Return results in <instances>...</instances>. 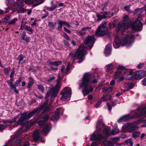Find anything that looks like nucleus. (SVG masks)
I'll return each mask as SVG.
<instances>
[{"label":"nucleus","instance_id":"bb28decb","mask_svg":"<svg viewBox=\"0 0 146 146\" xmlns=\"http://www.w3.org/2000/svg\"><path fill=\"white\" fill-rule=\"evenodd\" d=\"M29 82L28 83V88H30L34 84V80L31 77L29 78Z\"/></svg>","mask_w":146,"mask_h":146},{"label":"nucleus","instance_id":"de8ad7c7","mask_svg":"<svg viewBox=\"0 0 146 146\" xmlns=\"http://www.w3.org/2000/svg\"><path fill=\"white\" fill-rule=\"evenodd\" d=\"M127 142L130 145V146H132L133 145V142L131 140L129 139L127 141Z\"/></svg>","mask_w":146,"mask_h":146},{"label":"nucleus","instance_id":"c03bdc74","mask_svg":"<svg viewBox=\"0 0 146 146\" xmlns=\"http://www.w3.org/2000/svg\"><path fill=\"white\" fill-rule=\"evenodd\" d=\"M35 0L36 2H38V1H40L41 2L39 3H38L34 4V6H36L44 2V1H43V0Z\"/></svg>","mask_w":146,"mask_h":146},{"label":"nucleus","instance_id":"603ef678","mask_svg":"<svg viewBox=\"0 0 146 146\" xmlns=\"http://www.w3.org/2000/svg\"><path fill=\"white\" fill-rule=\"evenodd\" d=\"M107 105H108V108L109 110L110 111L112 108L111 104L110 103H107Z\"/></svg>","mask_w":146,"mask_h":146},{"label":"nucleus","instance_id":"e2e57ef3","mask_svg":"<svg viewBox=\"0 0 146 146\" xmlns=\"http://www.w3.org/2000/svg\"><path fill=\"white\" fill-rule=\"evenodd\" d=\"M124 78V77L123 76H121L120 77V76L118 78V79H119L118 80L119 81H121L123 80Z\"/></svg>","mask_w":146,"mask_h":146},{"label":"nucleus","instance_id":"a211bd4d","mask_svg":"<svg viewBox=\"0 0 146 146\" xmlns=\"http://www.w3.org/2000/svg\"><path fill=\"white\" fill-rule=\"evenodd\" d=\"M111 48V45L110 44H108L106 46L104 52V53L106 56H108L110 54Z\"/></svg>","mask_w":146,"mask_h":146},{"label":"nucleus","instance_id":"6e6d98bb","mask_svg":"<svg viewBox=\"0 0 146 146\" xmlns=\"http://www.w3.org/2000/svg\"><path fill=\"white\" fill-rule=\"evenodd\" d=\"M64 44L65 46H69V44L68 42L65 40H64L63 41Z\"/></svg>","mask_w":146,"mask_h":146},{"label":"nucleus","instance_id":"e433bc0d","mask_svg":"<svg viewBox=\"0 0 146 146\" xmlns=\"http://www.w3.org/2000/svg\"><path fill=\"white\" fill-rule=\"evenodd\" d=\"M26 24V21L24 19L23 20L21 23V27L20 29H22L25 26Z\"/></svg>","mask_w":146,"mask_h":146},{"label":"nucleus","instance_id":"2eb2a0df","mask_svg":"<svg viewBox=\"0 0 146 146\" xmlns=\"http://www.w3.org/2000/svg\"><path fill=\"white\" fill-rule=\"evenodd\" d=\"M60 108H57L55 111V115L51 118V120L55 122L57 121L59 118V112Z\"/></svg>","mask_w":146,"mask_h":146},{"label":"nucleus","instance_id":"1a4fd4ad","mask_svg":"<svg viewBox=\"0 0 146 146\" xmlns=\"http://www.w3.org/2000/svg\"><path fill=\"white\" fill-rule=\"evenodd\" d=\"M138 128V127L133 123H129L124 125L122 127V130L123 131H127L129 132L135 131Z\"/></svg>","mask_w":146,"mask_h":146},{"label":"nucleus","instance_id":"6ab92c4d","mask_svg":"<svg viewBox=\"0 0 146 146\" xmlns=\"http://www.w3.org/2000/svg\"><path fill=\"white\" fill-rule=\"evenodd\" d=\"M117 70H121L122 75L126 74L127 72V69H126L125 67H123L122 65L118 66L117 67Z\"/></svg>","mask_w":146,"mask_h":146},{"label":"nucleus","instance_id":"052dcab7","mask_svg":"<svg viewBox=\"0 0 146 146\" xmlns=\"http://www.w3.org/2000/svg\"><path fill=\"white\" fill-rule=\"evenodd\" d=\"M64 30L65 31L67 32V33H70V30L67 29L65 27H64Z\"/></svg>","mask_w":146,"mask_h":146},{"label":"nucleus","instance_id":"a18cd8bd","mask_svg":"<svg viewBox=\"0 0 146 146\" xmlns=\"http://www.w3.org/2000/svg\"><path fill=\"white\" fill-rule=\"evenodd\" d=\"M54 63L53 65L56 66H57L58 65L61 64L62 62L61 61H59L58 62H54Z\"/></svg>","mask_w":146,"mask_h":146},{"label":"nucleus","instance_id":"ddd939ff","mask_svg":"<svg viewBox=\"0 0 146 146\" xmlns=\"http://www.w3.org/2000/svg\"><path fill=\"white\" fill-rule=\"evenodd\" d=\"M134 78L137 80L140 79L146 76V71L140 70L134 72Z\"/></svg>","mask_w":146,"mask_h":146},{"label":"nucleus","instance_id":"7c9ffc66","mask_svg":"<svg viewBox=\"0 0 146 146\" xmlns=\"http://www.w3.org/2000/svg\"><path fill=\"white\" fill-rule=\"evenodd\" d=\"M112 91V88L111 87H110L109 88H108L107 87H104L103 90V92H107L108 93L111 92Z\"/></svg>","mask_w":146,"mask_h":146},{"label":"nucleus","instance_id":"58836bf2","mask_svg":"<svg viewBox=\"0 0 146 146\" xmlns=\"http://www.w3.org/2000/svg\"><path fill=\"white\" fill-rule=\"evenodd\" d=\"M23 0H18L17 3V5L18 6H23Z\"/></svg>","mask_w":146,"mask_h":146},{"label":"nucleus","instance_id":"4c0bfd02","mask_svg":"<svg viewBox=\"0 0 146 146\" xmlns=\"http://www.w3.org/2000/svg\"><path fill=\"white\" fill-rule=\"evenodd\" d=\"M21 81V79L20 78L19 80H17L14 85V88H16V87L18 86Z\"/></svg>","mask_w":146,"mask_h":146},{"label":"nucleus","instance_id":"4d7b16f0","mask_svg":"<svg viewBox=\"0 0 146 146\" xmlns=\"http://www.w3.org/2000/svg\"><path fill=\"white\" fill-rule=\"evenodd\" d=\"M142 84L144 86H146V78L144 79L142 82Z\"/></svg>","mask_w":146,"mask_h":146},{"label":"nucleus","instance_id":"f03ea898","mask_svg":"<svg viewBox=\"0 0 146 146\" xmlns=\"http://www.w3.org/2000/svg\"><path fill=\"white\" fill-rule=\"evenodd\" d=\"M111 128L110 127H107L103 130V134H97L95 135L93 134L90 137L91 141L96 140L100 142H102V144L107 146H114L113 145L110 143L109 141H107L106 138L110 135H114L116 134L119 132L118 129L114 128L113 130L111 131Z\"/></svg>","mask_w":146,"mask_h":146},{"label":"nucleus","instance_id":"f704fd0d","mask_svg":"<svg viewBox=\"0 0 146 146\" xmlns=\"http://www.w3.org/2000/svg\"><path fill=\"white\" fill-rule=\"evenodd\" d=\"M56 25V22H49L48 23V26L52 28H54L55 27Z\"/></svg>","mask_w":146,"mask_h":146},{"label":"nucleus","instance_id":"13d9d810","mask_svg":"<svg viewBox=\"0 0 146 146\" xmlns=\"http://www.w3.org/2000/svg\"><path fill=\"white\" fill-rule=\"evenodd\" d=\"M63 36L67 40H69L70 39L69 36L65 33H64Z\"/></svg>","mask_w":146,"mask_h":146},{"label":"nucleus","instance_id":"2f4dec72","mask_svg":"<svg viewBox=\"0 0 146 146\" xmlns=\"http://www.w3.org/2000/svg\"><path fill=\"white\" fill-rule=\"evenodd\" d=\"M96 15L98 19L99 20H101L103 19L106 18V16L104 15H101L99 14H97Z\"/></svg>","mask_w":146,"mask_h":146},{"label":"nucleus","instance_id":"ea45409f","mask_svg":"<svg viewBox=\"0 0 146 146\" xmlns=\"http://www.w3.org/2000/svg\"><path fill=\"white\" fill-rule=\"evenodd\" d=\"M25 29L30 32L31 34L33 33V29L29 26H26L25 27Z\"/></svg>","mask_w":146,"mask_h":146},{"label":"nucleus","instance_id":"3c124183","mask_svg":"<svg viewBox=\"0 0 146 146\" xmlns=\"http://www.w3.org/2000/svg\"><path fill=\"white\" fill-rule=\"evenodd\" d=\"M124 10L126 11L130 12V8L129 6H125L124 7Z\"/></svg>","mask_w":146,"mask_h":146},{"label":"nucleus","instance_id":"0e129e2a","mask_svg":"<svg viewBox=\"0 0 146 146\" xmlns=\"http://www.w3.org/2000/svg\"><path fill=\"white\" fill-rule=\"evenodd\" d=\"M115 84V81L114 80H112L110 83V85H113Z\"/></svg>","mask_w":146,"mask_h":146},{"label":"nucleus","instance_id":"412c9836","mask_svg":"<svg viewBox=\"0 0 146 146\" xmlns=\"http://www.w3.org/2000/svg\"><path fill=\"white\" fill-rule=\"evenodd\" d=\"M26 34L25 32H23L21 34V36L22 39L26 42H29L30 40V37H28L25 38V37L26 36Z\"/></svg>","mask_w":146,"mask_h":146},{"label":"nucleus","instance_id":"dca6fc26","mask_svg":"<svg viewBox=\"0 0 146 146\" xmlns=\"http://www.w3.org/2000/svg\"><path fill=\"white\" fill-rule=\"evenodd\" d=\"M134 86V84L133 82H129L125 83L124 85V88L125 89L124 91H126L129 90V89H131Z\"/></svg>","mask_w":146,"mask_h":146},{"label":"nucleus","instance_id":"20e7f679","mask_svg":"<svg viewBox=\"0 0 146 146\" xmlns=\"http://www.w3.org/2000/svg\"><path fill=\"white\" fill-rule=\"evenodd\" d=\"M146 114V106H142L139 107L137 111H132L130 115H127L121 117L118 120V122H126L133 118H137Z\"/></svg>","mask_w":146,"mask_h":146},{"label":"nucleus","instance_id":"cd10ccee","mask_svg":"<svg viewBox=\"0 0 146 146\" xmlns=\"http://www.w3.org/2000/svg\"><path fill=\"white\" fill-rule=\"evenodd\" d=\"M18 21L17 18H14L13 19H12L9 21L8 22V23L9 25L14 24Z\"/></svg>","mask_w":146,"mask_h":146},{"label":"nucleus","instance_id":"f3484780","mask_svg":"<svg viewBox=\"0 0 146 146\" xmlns=\"http://www.w3.org/2000/svg\"><path fill=\"white\" fill-rule=\"evenodd\" d=\"M105 126L102 120H99L96 125V129L98 130H100Z\"/></svg>","mask_w":146,"mask_h":146},{"label":"nucleus","instance_id":"c85d7f7f","mask_svg":"<svg viewBox=\"0 0 146 146\" xmlns=\"http://www.w3.org/2000/svg\"><path fill=\"white\" fill-rule=\"evenodd\" d=\"M122 75L121 71H118L115 73L114 76V79H116L121 75Z\"/></svg>","mask_w":146,"mask_h":146},{"label":"nucleus","instance_id":"72a5a7b5","mask_svg":"<svg viewBox=\"0 0 146 146\" xmlns=\"http://www.w3.org/2000/svg\"><path fill=\"white\" fill-rule=\"evenodd\" d=\"M140 134V133L139 131H135L133 133L132 136L134 138L137 137L139 136Z\"/></svg>","mask_w":146,"mask_h":146},{"label":"nucleus","instance_id":"5fc2aeb1","mask_svg":"<svg viewBox=\"0 0 146 146\" xmlns=\"http://www.w3.org/2000/svg\"><path fill=\"white\" fill-rule=\"evenodd\" d=\"M144 64V63L140 64L138 65L137 67L139 69L141 68L143 66Z\"/></svg>","mask_w":146,"mask_h":146},{"label":"nucleus","instance_id":"423d86ee","mask_svg":"<svg viewBox=\"0 0 146 146\" xmlns=\"http://www.w3.org/2000/svg\"><path fill=\"white\" fill-rule=\"evenodd\" d=\"M84 46H80L78 48L76 53L75 54L72 53H70L69 56V58L73 60L79 59V63L81 62L83 60L85 51L84 50Z\"/></svg>","mask_w":146,"mask_h":146},{"label":"nucleus","instance_id":"f8f14e48","mask_svg":"<svg viewBox=\"0 0 146 146\" xmlns=\"http://www.w3.org/2000/svg\"><path fill=\"white\" fill-rule=\"evenodd\" d=\"M95 41L94 35L88 36L85 41L86 47L89 49H91Z\"/></svg>","mask_w":146,"mask_h":146},{"label":"nucleus","instance_id":"9b49d317","mask_svg":"<svg viewBox=\"0 0 146 146\" xmlns=\"http://www.w3.org/2000/svg\"><path fill=\"white\" fill-rule=\"evenodd\" d=\"M128 19L129 17L128 16L126 15L124 16L123 21L120 22L119 23L120 28V30L122 31H124L130 27V24L127 22Z\"/></svg>","mask_w":146,"mask_h":146},{"label":"nucleus","instance_id":"09e8293b","mask_svg":"<svg viewBox=\"0 0 146 146\" xmlns=\"http://www.w3.org/2000/svg\"><path fill=\"white\" fill-rule=\"evenodd\" d=\"M119 139V137H114L111 139V140L112 141L116 142L118 141Z\"/></svg>","mask_w":146,"mask_h":146},{"label":"nucleus","instance_id":"4be33fe9","mask_svg":"<svg viewBox=\"0 0 146 146\" xmlns=\"http://www.w3.org/2000/svg\"><path fill=\"white\" fill-rule=\"evenodd\" d=\"M111 99V96L109 94H107L105 95H104L102 98L101 99H102L104 101H109Z\"/></svg>","mask_w":146,"mask_h":146},{"label":"nucleus","instance_id":"aec40b11","mask_svg":"<svg viewBox=\"0 0 146 146\" xmlns=\"http://www.w3.org/2000/svg\"><path fill=\"white\" fill-rule=\"evenodd\" d=\"M58 23L60 26L58 27L57 29L58 31H60L62 29V25H65L66 22L65 21H62L61 20H58Z\"/></svg>","mask_w":146,"mask_h":146},{"label":"nucleus","instance_id":"49530a36","mask_svg":"<svg viewBox=\"0 0 146 146\" xmlns=\"http://www.w3.org/2000/svg\"><path fill=\"white\" fill-rule=\"evenodd\" d=\"M25 3L28 4H30L33 2V0H25Z\"/></svg>","mask_w":146,"mask_h":146},{"label":"nucleus","instance_id":"79ce46f5","mask_svg":"<svg viewBox=\"0 0 146 146\" xmlns=\"http://www.w3.org/2000/svg\"><path fill=\"white\" fill-rule=\"evenodd\" d=\"M102 102V99H100L98 100V102L95 105V107L96 108H98L99 106L101 104Z\"/></svg>","mask_w":146,"mask_h":146},{"label":"nucleus","instance_id":"774afa93","mask_svg":"<svg viewBox=\"0 0 146 146\" xmlns=\"http://www.w3.org/2000/svg\"><path fill=\"white\" fill-rule=\"evenodd\" d=\"M91 146H98L96 142H93L91 144Z\"/></svg>","mask_w":146,"mask_h":146},{"label":"nucleus","instance_id":"7ed1b4c3","mask_svg":"<svg viewBox=\"0 0 146 146\" xmlns=\"http://www.w3.org/2000/svg\"><path fill=\"white\" fill-rule=\"evenodd\" d=\"M93 76V75L86 73L84 74L81 81L79 89H80L81 87L83 89L82 93L84 96L87 95L92 92L94 88V86L92 84L97 82L96 79H92Z\"/></svg>","mask_w":146,"mask_h":146},{"label":"nucleus","instance_id":"4468645a","mask_svg":"<svg viewBox=\"0 0 146 146\" xmlns=\"http://www.w3.org/2000/svg\"><path fill=\"white\" fill-rule=\"evenodd\" d=\"M143 25L140 21L137 20L134 22L132 26V29L135 31H139Z\"/></svg>","mask_w":146,"mask_h":146},{"label":"nucleus","instance_id":"864d4df0","mask_svg":"<svg viewBox=\"0 0 146 146\" xmlns=\"http://www.w3.org/2000/svg\"><path fill=\"white\" fill-rule=\"evenodd\" d=\"M101 14H103L105 15H110V13L106 11H102L100 13Z\"/></svg>","mask_w":146,"mask_h":146},{"label":"nucleus","instance_id":"9d476101","mask_svg":"<svg viewBox=\"0 0 146 146\" xmlns=\"http://www.w3.org/2000/svg\"><path fill=\"white\" fill-rule=\"evenodd\" d=\"M106 23H104L98 28L96 33V36L98 37L105 35L108 29L107 27L106 26Z\"/></svg>","mask_w":146,"mask_h":146},{"label":"nucleus","instance_id":"39448f33","mask_svg":"<svg viewBox=\"0 0 146 146\" xmlns=\"http://www.w3.org/2000/svg\"><path fill=\"white\" fill-rule=\"evenodd\" d=\"M134 41V36L132 34H130L123 38L121 40L118 37L116 38L115 42L113 44V46L115 48H117L119 47L120 43L121 46H123L127 44L131 45Z\"/></svg>","mask_w":146,"mask_h":146},{"label":"nucleus","instance_id":"338daca9","mask_svg":"<svg viewBox=\"0 0 146 146\" xmlns=\"http://www.w3.org/2000/svg\"><path fill=\"white\" fill-rule=\"evenodd\" d=\"M29 144L28 142L26 141L25 142L24 146H29Z\"/></svg>","mask_w":146,"mask_h":146},{"label":"nucleus","instance_id":"f257e3e1","mask_svg":"<svg viewBox=\"0 0 146 146\" xmlns=\"http://www.w3.org/2000/svg\"><path fill=\"white\" fill-rule=\"evenodd\" d=\"M56 82L57 83L55 87L49 88V90L47 92L45 97V99L46 100L39 108L35 109L28 113L27 115L26 113H25L21 114L19 117V115H18L16 117L11 120H8L4 122V124L9 125L15 122L19 117L16 123L18 125H23L25 123L26 120L29 119L33 115L37 114L40 112V110H43L44 112L48 111L51 107V105L50 104L47 106L48 103L47 99L48 97V96H50L51 98L56 97L61 87L59 74H58Z\"/></svg>","mask_w":146,"mask_h":146},{"label":"nucleus","instance_id":"bf43d9fd","mask_svg":"<svg viewBox=\"0 0 146 146\" xmlns=\"http://www.w3.org/2000/svg\"><path fill=\"white\" fill-rule=\"evenodd\" d=\"M70 62H69L68 63L67 65L66 68V70H67L70 69Z\"/></svg>","mask_w":146,"mask_h":146},{"label":"nucleus","instance_id":"0eeeda50","mask_svg":"<svg viewBox=\"0 0 146 146\" xmlns=\"http://www.w3.org/2000/svg\"><path fill=\"white\" fill-rule=\"evenodd\" d=\"M48 118V114L45 115L43 118H40V120L38 122V124L40 126V128L41 126H44V128L42 131V132L47 134L49 131L50 126V125H44V123L46 121Z\"/></svg>","mask_w":146,"mask_h":146},{"label":"nucleus","instance_id":"37998d69","mask_svg":"<svg viewBox=\"0 0 146 146\" xmlns=\"http://www.w3.org/2000/svg\"><path fill=\"white\" fill-rule=\"evenodd\" d=\"M57 6L56 5H54L52 6L51 7L49 8L48 9L49 11H52L54 10L56 7Z\"/></svg>","mask_w":146,"mask_h":146},{"label":"nucleus","instance_id":"393cba45","mask_svg":"<svg viewBox=\"0 0 146 146\" xmlns=\"http://www.w3.org/2000/svg\"><path fill=\"white\" fill-rule=\"evenodd\" d=\"M134 77V72H130L126 77V79L127 80H130L132 79Z\"/></svg>","mask_w":146,"mask_h":146},{"label":"nucleus","instance_id":"a878e982","mask_svg":"<svg viewBox=\"0 0 146 146\" xmlns=\"http://www.w3.org/2000/svg\"><path fill=\"white\" fill-rule=\"evenodd\" d=\"M13 79H11L9 80H8L7 81L8 85L10 86L11 89H13L14 87V85H13Z\"/></svg>","mask_w":146,"mask_h":146},{"label":"nucleus","instance_id":"680f3d73","mask_svg":"<svg viewBox=\"0 0 146 146\" xmlns=\"http://www.w3.org/2000/svg\"><path fill=\"white\" fill-rule=\"evenodd\" d=\"M18 6H17V7H14L12 9V10L13 11H18Z\"/></svg>","mask_w":146,"mask_h":146},{"label":"nucleus","instance_id":"6e6552de","mask_svg":"<svg viewBox=\"0 0 146 146\" xmlns=\"http://www.w3.org/2000/svg\"><path fill=\"white\" fill-rule=\"evenodd\" d=\"M71 94V91L70 87L65 88L63 91L61 92V96L60 100L62 101H66V99L70 97Z\"/></svg>","mask_w":146,"mask_h":146},{"label":"nucleus","instance_id":"c756f323","mask_svg":"<svg viewBox=\"0 0 146 146\" xmlns=\"http://www.w3.org/2000/svg\"><path fill=\"white\" fill-rule=\"evenodd\" d=\"M23 6H18V13H24L25 11V10L23 7Z\"/></svg>","mask_w":146,"mask_h":146},{"label":"nucleus","instance_id":"b1692460","mask_svg":"<svg viewBox=\"0 0 146 146\" xmlns=\"http://www.w3.org/2000/svg\"><path fill=\"white\" fill-rule=\"evenodd\" d=\"M37 89L41 93H43L44 92L45 88L41 84L37 85Z\"/></svg>","mask_w":146,"mask_h":146},{"label":"nucleus","instance_id":"473e14b6","mask_svg":"<svg viewBox=\"0 0 146 146\" xmlns=\"http://www.w3.org/2000/svg\"><path fill=\"white\" fill-rule=\"evenodd\" d=\"M40 138L39 132L35 133L34 135V139L36 141H38Z\"/></svg>","mask_w":146,"mask_h":146},{"label":"nucleus","instance_id":"69168bd1","mask_svg":"<svg viewBox=\"0 0 146 146\" xmlns=\"http://www.w3.org/2000/svg\"><path fill=\"white\" fill-rule=\"evenodd\" d=\"M7 12V11H3L2 10L0 9V15L5 14Z\"/></svg>","mask_w":146,"mask_h":146},{"label":"nucleus","instance_id":"c9c22d12","mask_svg":"<svg viewBox=\"0 0 146 146\" xmlns=\"http://www.w3.org/2000/svg\"><path fill=\"white\" fill-rule=\"evenodd\" d=\"M24 58V56L22 54L20 55L17 58V60L19 61V64L21 62L22 60Z\"/></svg>","mask_w":146,"mask_h":146},{"label":"nucleus","instance_id":"5701e85b","mask_svg":"<svg viewBox=\"0 0 146 146\" xmlns=\"http://www.w3.org/2000/svg\"><path fill=\"white\" fill-rule=\"evenodd\" d=\"M143 11V10H142V9L141 8H138L135 10L134 11V14H137L138 16V18L140 17L142 15H141V14H142V12Z\"/></svg>","mask_w":146,"mask_h":146},{"label":"nucleus","instance_id":"a19ab883","mask_svg":"<svg viewBox=\"0 0 146 146\" xmlns=\"http://www.w3.org/2000/svg\"><path fill=\"white\" fill-rule=\"evenodd\" d=\"M113 65L111 64H110L106 66L107 69L108 70H111L112 69Z\"/></svg>","mask_w":146,"mask_h":146},{"label":"nucleus","instance_id":"8fccbe9b","mask_svg":"<svg viewBox=\"0 0 146 146\" xmlns=\"http://www.w3.org/2000/svg\"><path fill=\"white\" fill-rule=\"evenodd\" d=\"M4 71L5 74H8L9 71V70L8 68H6L4 69Z\"/></svg>","mask_w":146,"mask_h":146}]
</instances>
